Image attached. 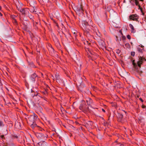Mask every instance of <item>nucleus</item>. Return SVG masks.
I'll list each match as a JSON object with an SVG mask.
<instances>
[{
  "label": "nucleus",
  "instance_id": "1",
  "mask_svg": "<svg viewBox=\"0 0 146 146\" xmlns=\"http://www.w3.org/2000/svg\"><path fill=\"white\" fill-rule=\"evenodd\" d=\"M74 10L77 15L82 16L83 14V7L82 5L79 4L74 8Z\"/></svg>",
  "mask_w": 146,
  "mask_h": 146
},
{
  "label": "nucleus",
  "instance_id": "2",
  "mask_svg": "<svg viewBox=\"0 0 146 146\" xmlns=\"http://www.w3.org/2000/svg\"><path fill=\"white\" fill-rule=\"evenodd\" d=\"M139 57V60L137 61V63H135L134 60H133L132 61V64L134 67L137 69H138L137 66L140 68L141 67V64L142 63L143 61L145 60L144 58L141 56Z\"/></svg>",
  "mask_w": 146,
  "mask_h": 146
},
{
  "label": "nucleus",
  "instance_id": "3",
  "mask_svg": "<svg viewBox=\"0 0 146 146\" xmlns=\"http://www.w3.org/2000/svg\"><path fill=\"white\" fill-rule=\"evenodd\" d=\"M79 109L82 111H89L88 107H86V105L85 103L81 104L79 106Z\"/></svg>",
  "mask_w": 146,
  "mask_h": 146
},
{
  "label": "nucleus",
  "instance_id": "4",
  "mask_svg": "<svg viewBox=\"0 0 146 146\" xmlns=\"http://www.w3.org/2000/svg\"><path fill=\"white\" fill-rule=\"evenodd\" d=\"M117 117L118 118V121L123 123L124 121L123 119V115L120 113H118L117 114Z\"/></svg>",
  "mask_w": 146,
  "mask_h": 146
},
{
  "label": "nucleus",
  "instance_id": "5",
  "mask_svg": "<svg viewBox=\"0 0 146 146\" xmlns=\"http://www.w3.org/2000/svg\"><path fill=\"white\" fill-rule=\"evenodd\" d=\"M20 11L25 15H27L29 13L28 9H22L21 10H20Z\"/></svg>",
  "mask_w": 146,
  "mask_h": 146
},
{
  "label": "nucleus",
  "instance_id": "6",
  "mask_svg": "<svg viewBox=\"0 0 146 146\" xmlns=\"http://www.w3.org/2000/svg\"><path fill=\"white\" fill-rule=\"evenodd\" d=\"M129 18L131 20L137 21V20L136 15H132L129 16Z\"/></svg>",
  "mask_w": 146,
  "mask_h": 146
},
{
  "label": "nucleus",
  "instance_id": "7",
  "mask_svg": "<svg viewBox=\"0 0 146 146\" xmlns=\"http://www.w3.org/2000/svg\"><path fill=\"white\" fill-rule=\"evenodd\" d=\"M86 102L87 104L90 105L92 103V100L89 97H87L86 98Z\"/></svg>",
  "mask_w": 146,
  "mask_h": 146
},
{
  "label": "nucleus",
  "instance_id": "8",
  "mask_svg": "<svg viewBox=\"0 0 146 146\" xmlns=\"http://www.w3.org/2000/svg\"><path fill=\"white\" fill-rule=\"evenodd\" d=\"M55 77L56 78V81L58 82H60L61 79L59 77V75L58 73H56L55 74Z\"/></svg>",
  "mask_w": 146,
  "mask_h": 146
},
{
  "label": "nucleus",
  "instance_id": "9",
  "mask_svg": "<svg viewBox=\"0 0 146 146\" xmlns=\"http://www.w3.org/2000/svg\"><path fill=\"white\" fill-rule=\"evenodd\" d=\"M93 124V123L92 121H88L87 122L86 124V126L90 128Z\"/></svg>",
  "mask_w": 146,
  "mask_h": 146
},
{
  "label": "nucleus",
  "instance_id": "10",
  "mask_svg": "<svg viewBox=\"0 0 146 146\" xmlns=\"http://www.w3.org/2000/svg\"><path fill=\"white\" fill-rule=\"evenodd\" d=\"M38 134V138L40 139H43L44 137L43 135L40 133H37V134Z\"/></svg>",
  "mask_w": 146,
  "mask_h": 146
},
{
  "label": "nucleus",
  "instance_id": "11",
  "mask_svg": "<svg viewBox=\"0 0 146 146\" xmlns=\"http://www.w3.org/2000/svg\"><path fill=\"white\" fill-rule=\"evenodd\" d=\"M11 19H12L13 20V22L16 23L17 22L15 18L16 17V16L14 15H11Z\"/></svg>",
  "mask_w": 146,
  "mask_h": 146
},
{
  "label": "nucleus",
  "instance_id": "12",
  "mask_svg": "<svg viewBox=\"0 0 146 146\" xmlns=\"http://www.w3.org/2000/svg\"><path fill=\"white\" fill-rule=\"evenodd\" d=\"M129 26L132 30V31H131V32L134 33V27H133V26L131 24H130Z\"/></svg>",
  "mask_w": 146,
  "mask_h": 146
},
{
  "label": "nucleus",
  "instance_id": "13",
  "mask_svg": "<svg viewBox=\"0 0 146 146\" xmlns=\"http://www.w3.org/2000/svg\"><path fill=\"white\" fill-rule=\"evenodd\" d=\"M82 24H84L86 26L88 24V22H87L86 21H84L82 22Z\"/></svg>",
  "mask_w": 146,
  "mask_h": 146
},
{
  "label": "nucleus",
  "instance_id": "14",
  "mask_svg": "<svg viewBox=\"0 0 146 146\" xmlns=\"http://www.w3.org/2000/svg\"><path fill=\"white\" fill-rule=\"evenodd\" d=\"M35 113L34 114V115H32L31 116V117H30V118H32V119H33V121H34V119L35 117Z\"/></svg>",
  "mask_w": 146,
  "mask_h": 146
},
{
  "label": "nucleus",
  "instance_id": "15",
  "mask_svg": "<svg viewBox=\"0 0 146 146\" xmlns=\"http://www.w3.org/2000/svg\"><path fill=\"white\" fill-rule=\"evenodd\" d=\"M37 55H39V57H38L39 58H42V56H41V55H40V51H37Z\"/></svg>",
  "mask_w": 146,
  "mask_h": 146
},
{
  "label": "nucleus",
  "instance_id": "16",
  "mask_svg": "<svg viewBox=\"0 0 146 146\" xmlns=\"http://www.w3.org/2000/svg\"><path fill=\"white\" fill-rule=\"evenodd\" d=\"M37 108H38V110H39L40 112H41L42 110V108L40 106H39L38 107L37 106Z\"/></svg>",
  "mask_w": 146,
  "mask_h": 146
},
{
  "label": "nucleus",
  "instance_id": "17",
  "mask_svg": "<svg viewBox=\"0 0 146 146\" xmlns=\"http://www.w3.org/2000/svg\"><path fill=\"white\" fill-rule=\"evenodd\" d=\"M135 4L136 5H138L139 7L140 8V6L139 5V2L137 0H135Z\"/></svg>",
  "mask_w": 146,
  "mask_h": 146
},
{
  "label": "nucleus",
  "instance_id": "18",
  "mask_svg": "<svg viewBox=\"0 0 146 146\" xmlns=\"http://www.w3.org/2000/svg\"><path fill=\"white\" fill-rule=\"evenodd\" d=\"M137 50L138 52L140 53H142V49H141L140 48H138Z\"/></svg>",
  "mask_w": 146,
  "mask_h": 146
},
{
  "label": "nucleus",
  "instance_id": "19",
  "mask_svg": "<svg viewBox=\"0 0 146 146\" xmlns=\"http://www.w3.org/2000/svg\"><path fill=\"white\" fill-rule=\"evenodd\" d=\"M38 129V130L42 131L43 129L40 126H37V130Z\"/></svg>",
  "mask_w": 146,
  "mask_h": 146
},
{
  "label": "nucleus",
  "instance_id": "20",
  "mask_svg": "<svg viewBox=\"0 0 146 146\" xmlns=\"http://www.w3.org/2000/svg\"><path fill=\"white\" fill-rule=\"evenodd\" d=\"M101 45L102 46V47L105 46V44H104V42L103 41H101Z\"/></svg>",
  "mask_w": 146,
  "mask_h": 146
},
{
  "label": "nucleus",
  "instance_id": "21",
  "mask_svg": "<svg viewBox=\"0 0 146 146\" xmlns=\"http://www.w3.org/2000/svg\"><path fill=\"white\" fill-rule=\"evenodd\" d=\"M135 52H131V55L132 56H133L135 55Z\"/></svg>",
  "mask_w": 146,
  "mask_h": 146
},
{
  "label": "nucleus",
  "instance_id": "22",
  "mask_svg": "<svg viewBox=\"0 0 146 146\" xmlns=\"http://www.w3.org/2000/svg\"><path fill=\"white\" fill-rule=\"evenodd\" d=\"M31 12H32L33 13H36V11H35L34 9H32L31 10Z\"/></svg>",
  "mask_w": 146,
  "mask_h": 146
},
{
  "label": "nucleus",
  "instance_id": "23",
  "mask_svg": "<svg viewBox=\"0 0 146 146\" xmlns=\"http://www.w3.org/2000/svg\"><path fill=\"white\" fill-rule=\"evenodd\" d=\"M10 146H15L14 144L12 143H11L9 144Z\"/></svg>",
  "mask_w": 146,
  "mask_h": 146
},
{
  "label": "nucleus",
  "instance_id": "24",
  "mask_svg": "<svg viewBox=\"0 0 146 146\" xmlns=\"http://www.w3.org/2000/svg\"><path fill=\"white\" fill-rule=\"evenodd\" d=\"M84 43L85 44H88V45H89V44H90V43H89L88 42V41H86L85 42H84Z\"/></svg>",
  "mask_w": 146,
  "mask_h": 146
},
{
  "label": "nucleus",
  "instance_id": "25",
  "mask_svg": "<svg viewBox=\"0 0 146 146\" xmlns=\"http://www.w3.org/2000/svg\"><path fill=\"white\" fill-rule=\"evenodd\" d=\"M127 38L129 39H131V36L130 35H128L127 36Z\"/></svg>",
  "mask_w": 146,
  "mask_h": 146
},
{
  "label": "nucleus",
  "instance_id": "26",
  "mask_svg": "<svg viewBox=\"0 0 146 146\" xmlns=\"http://www.w3.org/2000/svg\"><path fill=\"white\" fill-rule=\"evenodd\" d=\"M3 122L1 121H0V126H3Z\"/></svg>",
  "mask_w": 146,
  "mask_h": 146
},
{
  "label": "nucleus",
  "instance_id": "27",
  "mask_svg": "<svg viewBox=\"0 0 146 146\" xmlns=\"http://www.w3.org/2000/svg\"><path fill=\"white\" fill-rule=\"evenodd\" d=\"M4 137V136L3 135H0V139H2Z\"/></svg>",
  "mask_w": 146,
  "mask_h": 146
},
{
  "label": "nucleus",
  "instance_id": "28",
  "mask_svg": "<svg viewBox=\"0 0 146 146\" xmlns=\"http://www.w3.org/2000/svg\"><path fill=\"white\" fill-rule=\"evenodd\" d=\"M49 50L51 51H53L54 49L52 47H51V48H50V49Z\"/></svg>",
  "mask_w": 146,
  "mask_h": 146
},
{
  "label": "nucleus",
  "instance_id": "29",
  "mask_svg": "<svg viewBox=\"0 0 146 146\" xmlns=\"http://www.w3.org/2000/svg\"><path fill=\"white\" fill-rule=\"evenodd\" d=\"M17 8L18 10L20 11V10H21L22 9H21L20 7L17 6Z\"/></svg>",
  "mask_w": 146,
  "mask_h": 146
},
{
  "label": "nucleus",
  "instance_id": "30",
  "mask_svg": "<svg viewBox=\"0 0 146 146\" xmlns=\"http://www.w3.org/2000/svg\"><path fill=\"white\" fill-rule=\"evenodd\" d=\"M125 46H129V44L128 43H126L125 44Z\"/></svg>",
  "mask_w": 146,
  "mask_h": 146
},
{
  "label": "nucleus",
  "instance_id": "31",
  "mask_svg": "<svg viewBox=\"0 0 146 146\" xmlns=\"http://www.w3.org/2000/svg\"><path fill=\"white\" fill-rule=\"evenodd\" d=\"M31 79L33 81H35V78H33L32 77Z\"/></svg>",
  "mask_w": 146,
  "mask_h": 146
},
{
  "label": "nucleus",
  "instance_id": "32",
  "mask_svg": "<svg viewBox=\"0 0 146 146\" xmlns=\"http://www.w3.org/2000/svg\"><path fill=\"white\" fill-rule=\"evenodd\" d=\"M139 99L142 102H143V99L141 98H139Z\"/></svg>",
  "mask_w": 146,
  "mask_h": 146
},
{
  "label": "nucleus",
  "instance_id": "33",
  "mask_svg": "<svg viewBox=\"0 0 146 146\" xmlns=\"http://www.w3.org/2000/svg\"><path fill=\"white\" fill-rule=\"evenodd\" d=\"M119 32L122 35H123V34L122 33V30H121L119 31Z\"/></svg>",
  "mask_w": 146,
  "mask_h": 146
},
{
  "label": "nucleus",
  "instance_id": "34",
  "mask_svg": "<svg viewBox=\"0 0 146 146\" xmlns=\"http://www.w3.org/2000/svg\"><path fill=\"white\" fill-rule=\"evenodd\" d=\"M102 111L104 112H105V110L103 109H102Z\"/></svg>",
  "mask_w": 146,
  "mask_h": 146
},
{
  "label": "nucleus",
  "instance_id": "35",
  "mask_svg": "<svg viewBox=\"0 0 146 146\" xmlns=\"http://www.w3.org/2000/svg\"><path fill=\"white\" fill-rule=\"evenodd\" d=\"M31 127H34V125H33V124L31 125Z\"/></svg>",
  "mask_w": 146,
  "mask_h": 146
},
{
  "label": "nucleus",
  "instance_id": "36",
  "mask_svg": "<svg viewBox=\"0 0 146 146\" xmlns=\"http://www.w3.org/2000/svg\"><path fill=\"white\" fill-rule=\"evenodd\" d=\"M2 16V14L1 13V12H0V16Z\"/></svg>",
  "mask_w": 146,
  "mask_h": 146
},
{
  "label": "nucleus",
  "instance_id": "37",
  "mask_svg": "<svg viewBox=\"0 0 146 146\" xmlns=\"http://www.w3.org/2000/svg\"><path fill=\"white\" fill-rule=\"evenodd\" d=\"M89 21H90V22L91 23L92 22V20L91 19H89Z\"/></svg>",
  "mask_w": 146,
  "mask_h": 146
},
{
  "label": "nucleus",
  "instance_id": "38",
  "mask_svg": "<svg viewBox=\"0 0 146 146\" xmlns=\"http://www.w3.org/2000/svg\"><path fill=\"white\" fill-rule=\"evenodd\" d=\"M120 146H124V145L122 144H121Z\"/></svg>",
  "mask_w": 146,
  "mask_h": 146
},
{
  "label": "nucleus",
  "instance_id": "39",
  "mask_svg": "<svg viewBox=\"0 0 146 146\" xmlns=\"http://www.w3.org/2000/svg\"><path fill=\"white\" fill-rule=\"evenodd\" d=\"M51 77L52 78H54V76H53V75H52Z\"/></svg>",
  "mask_w": 146,
  "mask_h": 146
},
{
  "label": "nucleus",
  "instance_id": "40",
  "mask_svg": "<svg viewBox=\"0 0 146 146\" xmlns=\"http://www.w3.org/2000/svg\"><path fill=\"white\" fill-rule=\"evenodd\" d=\"M1 6H0V10H1Z\"/></svg>",
  "mask_w": 146,
  "mask_h": 146
},
{
  "label": "nucleus",
  "instance_id": "41",
  "mask_svg": "<svg viewBox=\"0 0 146 146\" xmlns=\"http://www.w3.org/2000/svg\"><path fill=\"white\" fill-rule=\"evenodd\" d=\"M37 96H39V97H40V96L38 95V93H37Z\"/></svg>",
  "mask_w": 146,
  "mask_h": 146
},
{
  "label": "nucleus",
  "instance_id": "42",
  "mask_svg": "<svg viewBox=\"0 0 146 146\" xmlns=\"http://www.w3.org/2000/svg\"><path fill=\"white\" fill-rule=\"evenodd\" d=\"M141 47L143 48V47H144V46H143V45H141Z\"/></svg>",
  "mask_w": 146,
  "mask_h": 146
},
{
  "label": "nucleus",
  "instance_id": "43",
  "mask_svg": "<svg viewBox=\"0 0 146 146\" xmlns=\"http://www.w3.org/2000/svg\"><path fill=\"white\" fill-rule=\"evenodd\" d=\"M84 29H85V28H86V27L85 26V27H84Z\"/></svg>",
  "mask_w": 146,
  "mask_h": 146
},
{
  "label": "nucleus",
  "instance_id": "44",
  "mask_svg": "<svg viewBox=\"0 0 146 146\" xmlns=\"http://www.w3.org/2000/svg\"><path fill=\"white\" fill-rule=\"evenodd\" d=\"M41 75H42V76L43 75L42 74V73H41Z\"/></svg>",
  "mask_w": 146,
  "mask_h": 146
},
{
  "label": "nucleus",
  "instance_id": "45",
  "mask_svg": "<svg viewBox=\"0 0 146 146\" xmlns=\"http://www.w3.org/2000/svg\"><path fill=\"white\" fill-rule=\"evenodd\" d=\"M50 18L51 19H52V17H50Z\"/></svg>",
  "mask_w": 146,
  "mask_h": 146
},
{
  "label": "nucleus",
  "instance_id": "46",
  "mask_svg": "<svg viewBox=\"0 0 146 146\" xmlns=\"http://www.w3.org/2000/svg\"><path fill=\"white\" fill-rule=\"evenodd\" d=\"M145 107V106H143V108H144V107Z\"/></svg>",
  "mask_w": 146,
  "mask_h": 146
},
{
  "label": "nucleus",
  "instance_id": "47",
  "mask_svg": "<svg viewBox=\"0 0 146 146\" xmlns=\"http://www.w3.org/2000/svg\"><path fill=\"white\" fill-rule=\"evenodd\" d=\"M123 111L125 113H126L125 111Z\"/></svg>",
  "mask_w": 146,
  "mask_h": 146
},
{
  "label": "nucleus",
  "instance_id": "48",
  "mask_svg": "<svg viewBox=\"0 0 146 146\" xmlns=\"http://www.w3.org/2000/svg\"><path fill=\"white\" fill-rule=\"evenodd\" d=\"M140 1H143V0H140Z\"/></svg>",
  "mask_w": 146,
  "mask_h": 146
},
{
  "label": "nucleus",
  "instance_id": "49",
  "mask_svg": "<svg viewBox=\"0 0 146 146\" xmlns=\"http://www.w3.org/2000/svg\"><path fill=\"white\" fill-rule=\"evenodd\" d=\"M117 142V140H116V141H115V142Z\"/></svg>",
  "mask_w": 146,
  "mask_h": 146
},
{
  "label": "nucleus",
  "instance_id": "50",
  "mask_svg": "<svg viewBox=\"0 0 146 146\" xmlns=\"http://www.w3.org/2000/svg\"><path fill=\"white\" fill-rule=\"evenodd\" d=\"M33 123H34V122H33Z\"/></svg>",
  "mask_w": 146,
  "mask_h": 146
},
{
  "label": "nucleus",
  "instance_id": "51",
  "mask_svg": "<svg viewBox=\"0 0 146 146\" xmlns=\"http://www.w3.org/2000/svg\"><path fill=\"white\" fill-rule=\"evenodd\" d=\"M1 135V133H0V135Z\"/></svg>",
  "mask_w": 146,
  "mask_h": 146
}]
</instances>
